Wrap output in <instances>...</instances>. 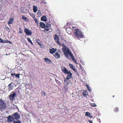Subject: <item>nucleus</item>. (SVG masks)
I'll return each instance as SVG.
<instances>
[{
    "label": "nucleus",
    "instance_id": "obj_24",
    "mask_svg": "<svg viewBox=\"0 0 123 123\" xmlns=\"http://www.w3.org/2000/svg\"><path fill=\"white\" fill-rule=\"evenodd\" d=\"M64 55L67 58H68V53L67 52H64Z\"/></svg>",
    "mask_w": 123,
    "mask_h": 123
},
{
    "label": "nucleus",
    "instance_id": "obj_16",
    "mask_svg": "<svg viewBox=\"0 0 123 123\" xmlns=\"http://www.w3.org/2000/svg\"><path fill=\"white\" fill-rule=\"evenodd\" d=\"M41 20L42 21H46L47 20V18L46 16H43L41 17Z\"/></svg>",
    "mask_w": 123,
    "mask_h": 123
},
{
    "label": "nucleus",
    "instance_id": "obj_8",
    "mask_svg": "<svg viewBox=\"0 0 123 123\" xmlns=\"http://www.w3.org/2000/svg\"><path fill=\"white\" fill-rule=\"evenodd\" d=\"M25 33L27 35H31L32 32L31 31L28 29L25 28L24 29Z\"/></svg>",
    "mask_w": 123,
    "mask_h": 123
},
{
    "label": "nucleus",
    "instance_id": "obj_9",
    "mask_svg": "<svg viewBox=\"0 0 123 123\" xmlns=\"http://www.w3.org/2000/svg\"><path fill=\"white\" fill-rule=\"evenodd\" d=\"M16 95V93H11L9 96V98L10 100H13Z\"/></svg>",
    "mask_w": 123,
    "mask_h": 123
},
{
    "label": "nucleus",
    "instance_id": "obj_37",
    "mask_svg": "<svg viewBox=\"0 0 123 123\" xmlns=\"http://www.w3.org/2000/svg\"><path fill=\"white\" fill-rule=\"evenodd\" d=\"M4 40H3L1 38H0V42L2 43H4Z\"/></svg>",
    "mask_w": 123,
    "mask_h": 123
},
{
    "label": "nucleus",
    "instance_id": "obj_7",
    "mask_svg": "<svg viewBox=\"0 0 123 123\" xmlns=\"http://www.w3.org/2000/svg\"><path fill=\"white\" fill-rule=\"evenodd\" d=\"M69 66L72 70H73L75 72H76L78 75H79V73L77 70L75 69V67L72 64H69Z\"/></svg>",
    "mask_w": 123,
    "mask_h": 123
},
{
    "label": "nucleus",
    "instance_id": "obj_27",
    "mask_svg": "<svg viewBox=\"0 0 123 123\" xmlns=\"http://www.w3.org/2000/svg\"><path fill=\"white\" fill-rule=\"evenodd\" d=\"M22 19L26 21L27 20V18L25 17L23 15L22 16Z\"/></svg>",
    "mask_w": 123,
    "mask_h": 123
},
{
    "label": "nucleus",
    "instance_id": "obj_17",
    "mask_svg": "<svg viewBox=\"0 0 123 123\" xmlns=\"http://www.w3.org/2000/svg\"><path fill=\"white\" fill-rule=\"evenodd\" d=\"M13 20V19L12 18H10L9 19V21L7 22V24L9 25L12 23Z\"/></svg>",
    "mask_w": 123,
    "mask_h": 123
},
{
    "label": "nucleus",
    "instance_id": "obj_3",
    "mask_svg": "<svg viewBox=\"0 0 123 123\" xmlns=\"http://www.w3.org/2000/svg\"><path fill=\"white\" fill-rule=\"evenodd\" d=\"M6 108V104L5 101L0 98V109Z\"/></svg>",
    "mask_w": 123,
    "mask_h": 123
},
{
    "label": "nucleus",
    "instance_id": "obj_11",
    "mask_svg": "<svg viewBox=\"0 0 123 123\" xmlns=\"http://www.w3.org/2000/svg\"><path fill=\"white\" fill-rule=\"evenodd\" d=\"M11 75L12 77H15V78H18V79L20 78V74L19 73L16 74L15 73H12L11 74Z\"/></svg>",
    "mask_w": 123,
    "mask_h": 123
},
{
    "label": "nucleus",
    "instance_id": "obj_10",
    "mask_svg": "<svg viewBox=\"0 0 123 123\" xmlns=\"http://www.w3.org/2000/svg\"><path fill=\"white\" fill-rule=\"evenodd\" d=\"M66 74H67V75L66 78L67 80H69L72 77V74L70 72V71H69Z\"/></svg>",
    "mask_w": 123,
    "mask_h": 123
},
{
    "label": "nucleus",
    "instance_id": "obj_40",
    "mask_svg": "<svg viewBox=\"0 0 123 123\" xmlns=\"http://www.w3.org/2000/svg\"><path fill=\"white\" fill-rule=\"evenodd\" d=\"M42 95H43V94L45 95V92L43 91L42 92Z\"/></svg>",
    "mask_w": 123,
    "mask_h": 123
},
{
    "label": "nucleus",
    "instance_id": "obj_47",
    "mask_svg": "<svg viewBox=\"0 0 123 123\" xmlns=\"http://www.w3.org/2000/svg\"><path fill=\"white\" fill-rule=\"evenodd\" d=\"M11 84H12L11 83H10V84H9V85H11Z\"/></svg>",
    "mask_w": 123,
    "mask_h": 123
},
{
    "label": "nucleus",
    "instance_id": "obj_48",
    "mask_svg": "<svg viewBox=\"0 0 123 123\" xmlns=\"http://www.w3.org/2000/svg\"><path fill=\"white\" fill-rule=\"evenodd\" d=\"M114 96H113V97H114Z\"/></svg>",
    "mask_w": 123,
    "mask_h": 123
},
{
    "label": "nucleus",
    "instance_id": "obj_23",
    "mask_svg": "<svg viewBox=\"0 0 123 123\" xmlns=\"http://www.w3.org/2000/svg\"><path fill=\"white\" fill-rule=\"evenodd\" d=\"M27 39L28 40V41L32 45H33V43L31 41V40L30 39V38L29 37H27Z\"/></svg>",
    "mask_w": 123,
    "mask_h": 123
},
{
    "label": "nucleus",
    "instance_id": "obj_46",
    "mask_svg": "<svg viewBox=\"0 0 123 123\" xmlns=\"http://www.w3.org/2000/svg\"><path fill=\"white\" fill-rule=\"evenodd\" d=\"M72 28H75V27H73H73H72Z\"/></svg>",
    "mask_w": 123,
    "mask_h": 123
},
{
    "label": "nucleus",
    "instance_id": "obj_13",
    "mask_svg": "<svg viewBox=\"0 0 123 123\" xmlns=\"http://www.w3.org/2000/svg\"><path fill=\"white\" fill-rule=\"evenodd\" d=\"M8 118V120L10 121L11 122L13 121L15 119L13 116H12V115L11 116H9Z\"/></svg>",
    "mask_w": 123,
    "mask_h": 123
},
{
    "label": "nucleus",
    "instance_id": "obj_34",
    "mask_svg": "<svg viewBox=\"0 0 123 123\" xmlns=\"http://www.w3.org/2000/svg\"><path fill=\"white\" fill-rule=\"evenodd\" d=\"M37 14L38 15H39L40 16H41V12L40 11H38V12L37 13Z\"/></svg>",
    "mask_w": 123,
    "mask_h": 123
},
{
    "label": "nucleus",
    "instance_id": "obj_45",
    "mask_svg": "<svg viewBox=\"0 0 123 123\" xmlns=\"http://www.w3.org/2000/svg\"><path fill=\"white\" fill-rule=\"evenodd\" d=\"M11 85H8V86H9V87H10V86H11Z\"/></svg>",
    "mask_w": 123,
    "mask_h": 123
},
{
    "label": "nucleus",
    "instance_id": "obj_4",
    "mask_svg": "<svg viewBox=\"0 0 123 123\" xmlns=\"http://www.w3.org/2000/svg\"><path fill=\"white\" fill-rule=\"evenodd\" d=\"M54 39L57 44H58L60 46L61 45V44L59 42L60 40L59 37L58 35L56 34L55 35L54 37Z\"/></svg>",
    "mask_w": 123,
    "mask_h": 123
},
{
    "label": "nucleus",
    "instance_id": "obj_14",
    "mask_svg": "<svg viewBox=\"0 0 123 123\" xmlns=\"http://www.w3.org/2000/svg\"><path fill=\"white\" fill-rule=\"evenodd\" d=\"M57 51V49L55 48H52L50 49L49 52L52 54H53Z\"/></svg>",
    "mask_w": 123,
    "mask_h": 123
},
{
    "label": "nucleus",
    "instance_id": "obj_28",
    "mask_svg": "<svg viewBox=\"0 0 123 123\" xmlns=\"http://www.w3.org/2000/svg\"><path fill=\"white\" fill-rule=\"evenodd\" d=\"M30 16L32 18H35V17L34 15L32 13H30Z\"/></svg>",
    "mask_w": 123,
    "mask_h": 123
},
{
    "label": "nucleus",
    "instance_id": "obj_19",
    "mask_svg": "<svg viewBox=\"0 0 123 123\" xmlns=\"http://www.w3.org/2000/svg\"><path fill=\"white\" fill-rule=\"evenodd\" d=\"M88 95V92L86 90H84L83 93V95L84 96H86L87 95Z\"/></svg>",
    "mask_w": 123,
    "mask_h": 123
},
{
    "label": "nucleus",
    "instance_id": "obj_41",
    "mask_svg": "<svg viewBox=\"0 0 123 123\" xmlns=\"http://www.w3.org/2000/svg\"><path fill=\"white\" fill-rule=\"evenodd\" d=\"M115 111H117L118 110V108H117L115 110Z\"/></svg>",
    "mask_w": 123,
    "mask_h": 123
},
{
    "label": "nucleus",
    "instance_id": "obj_2",
    "mask_svg": "<svg viewBox=\"0 0 123 123\" xmlns=\"http://www.w3.org/2000/svg\"><path fill=\"white\" fill-rule=\"evenodd\" d=\"M74 35L77 38L82 37L84 36L82 32L80 29H76L75 30L74 32Z\"/></svg>",
    "mask_w": 123,
    "mask_h": 123
},
{
    "label": "nucleus",
    "instance_id": "obj_39",
    "mask_svg": "<svg viewBox=\"0 0 123 123\" xmlns=\"http://www.w3.org/2000/svg\"><path fill=\"white\" fill-rule=\"evenodd\" d=\"M8 43H10V44H12V43L10 41H8Z\"/></svg>",
    "mask_w": 123,
    "mask_h": 123
},
{
    "label": "nucleus",
    "instance_id": "obj_43",
    "mask_svg": "<svg viewBox=\"0 0 123 123\" xmlns=\"http://www.w3.org/2000/svg\"><path fill=\"white\" fill-rule=\"evenodd\" d=\"M89 122H90V123H92V122L91 120H89Z\"/></svg>",
    "mask_w": 123,
    "mask_h": 123
},
{
    "label": "nucleus",
    "instance_id": "obj_42",
    "mask_svg": "<svg viewBox=\"0 0 123 123\" xmlns=\"http://www.w3.org/2000/svg\"><path fill=\"white\" fill-rule=\"evenodd\" d=\"M92 105V106L93 107H95V106H96V105L95 104H94V105Z\"/></svg>",
    "mask_w": 123,
    "mask_h": 123
},
{
    "label": "nucleus",
    "instance_id": "obj_35",
    "mask_svg": "<svg viewBox=\"0 0 123 123\" xmlns=\"http://www.w3.org/2000/svg\"><path fill=\"white\" fill-rule=\"evenodd\" d=\"M68 53V54L71 57L73 55V54L70 51H69V52Z\"/></svg>",
    "mask_w": 123,
    "mask_h": 123
},
{
    "label": "nucleus",
    "instance_id": "obj_32",
    "mask_svg": "<svg viewBox=\"0 0 123 123\" xmlns=\"http://www.w3.org/2000/svg\"><path fill=\"white\" fill-rule=\"evenodd\" d=\"M86 86L88 90L89 91H91V89L90 88V87L89 86V85H86Z\"/></svg>",
    "mask_w": 123,
    "mask_h": 123
},
{
    "label": "nucleus",
    "instance_id": "obj_44",
    "mask_svg": "<svg viewBox=\"0 0 123 123\" xmlns=\"http://www.w3.org/2000/svg\"><path fill=\"white\" fill-rule=\"evenodd\" d=\"M42 2L43 3H44L46 4L47 3V2L46 1L44 2Z\"/></svg>",
    "mask_w": 123,
    "mask_h": 123
},
{
    "label": "nucleus",
    "instance_id": "obj_33",
    "mask_svg": "<svg viewBox=\"0 0 123 123\" xmlns=\"http://www.w3.org/2000/svg\"><path fill=\"white\" fill-rule=\"evenodd\" d=\"M55 31L57 34H59L60 33V31L58 29L56 30Z\"/></svg>",
    "mask_w": 123,
    "mask_h": 123
},
{
    "label": "nucleus",
    "instance_id": "obj_12",
    "mask_svg": "<svg viewBox=\"0 0 123 123\" xmlns=\"http://www.w3.org/2000/svg\"><path fill=\"white\" fill-rule=\"evenodd\" d=\"M62 71L65 74H66L69 72L68 70L64 67H62Z\"/></svg>",
    "mask_w": 123,
    "mask_h": 123
},
{
    "label": "nucleus",
    "instance_id": "obj_22",
    "mask_svg": "<svg viewBox=\"0 0 123 123\" xmlns=\"http://www.w3.org/2000/svg\"><path fill=\"white\" fill-rule=\"evenodd\" d=\"M86 116L90 117H92V116L91 115L90 113L88 112H86Z\"/></svg>",
    "mask_w": 123,
    "mask_h": 123
},
{
    "label": "nucleus",
    "instance_id": "obj_5",
    "mask_svg": "<svg viewBox=\"0 0 123 123\" xmlns=\"http://www.w3.org/2000/svg\"><path fill=\"white\" fill-rule=\"evenodd\" d=\"M60 53H61V51L60 50H59L53 55L55 58L58 59L60 57Z\"/></svg>",
    "mask_w": 123,
    "mask_h": 123
},
{
    "label": "nucleus",
    "instance_id": "obj_26",
    "mask_svg": "<svg viewBox=\"0 0 123 123\" xmlns=\"http://www.w3.org/2000/svg\"><path fill=\"white\" fill-rule=\"evenodd\" d=\"M72 60L75 63H76V61L75 60L74 55L71 57Z\"/></svg>",
    "mask_w": 123,
    "mask_h": 123
},
{
    "label": "nucleus",
    "instance_id": "obj_29",
    "mask_svg": "<svg viewBox=\"0 0 123 123\" xmlns=\"http://www.w3.org/2000/svg\"><path fill=\"white\" fill-rule=\"evenodd\" d=\"M34 19V20L35 21V23L36 24H38V21L37 20V18H36L35 17L33 18Z\"/></svg>",
    "mask_w": 123,
    "mask_h": 123
},
{
    "label": "nucleus",
    "instance_id": "obj_18",
    "mask_svg": "<svg viewBox=\"0 0 123 123\" xmlns=\"http://www.w3.org/2000/svg\"><path fill=\"white\" fill-rule=\"evenodd\" d=\"M33 11L34 12H36L37 11V7L36 6H33Z\"/></svg>",
    "mask_w": 123,
    "mask_h": 123
},
{
    "label": "nucleus",
    "instance_id": "obj_25",
    "mask_svg": "<svg viewBox=\"0 0 123 123\" xmlns=\"http://www.w3.org/2000/svg\"><path fill=\"white\" fill-rule=\"evenodd\" d=\"M36 40V41L37 42V43H38V44H39V45H40V46H42V45L41 44V43L40 42V41L39 39H37Z\"/></svg>",
    "mask_w": 123,
    "mask_h": 123
},
{
    "label": "nucleus",
    "instance_id": "obj_38",
    "mask_svg": "<svg viewBox=\"0 0 123 123\" xmlns=\"http://www.w3.org/2000/svg\"><path fill=\"white\" fill-rule=\"evenodd\" d=\"M8 40H4L3 42L4 43H8Z\"/></svg>",
    "mask_w": 123,
    "mask_h": 123
},
{
    "label": "nucleus",
    "instance_id": "obj_20",
    "mask_svg": "<svg viewBox=\"0 0 123 123\" xmlns=\"http://www.w3.org/2000/svg\"><path fill=\"white\" fill-rule=\"evenodd\" d=\"M66 31L69 34L71 33V29L69 28H67L66 29Z\"/></svg>",
    "mask_w": 123,
    "mask_h": 123
},
{
    "label": "nucleus",
    "instance_id": "obj_6",
    "mask_svg": "<svg viewBox=\"0 0 123 123\" xmlns=\"http://www.w3.org/2000/svg\"><path fill=\"white\" fill-rule=\"evenodd\" d=\"M12 116H13L15 119L17 120L19 119L20 117L19 114L17 112L14 113L12 115Z\"/></svg>",
    "mask_w": 123,
    "mask_h": 123
},
{
    "label": "nucleus",
    "instance_id": "obj_31",
    "mask_svg": "<svg viewBox=\"0 0 123 123\" xmlns=\"http://www.w3.org/2000/svg\"><path fill=\"white\" fill-rule=\"evenodd\" d=\"M19 33L20 34H22V33L23 32V31H22L21 30V28H19Z\"/></svg>",
    "mask_w": 123,
    "mask_h": 123
},
{
    "label": "nucleus",
    "instance_id": "obj_21",
    "mask_svg": "<svg viewBox=\"0 0 123 123\" xmlns=\"http://www.w3.org/2000/svg\"><path fill=\"white\" fill-rule=\"evenodd\" d=\"M62 50L64 51V52H66L68 53L70 51L69 50L67 49H66V48H63Z\"/></svg>",
    "mask_w": 123,
    "mask_h": 123
},
{
    "label": "nucleus",
    "instance_id": "obj_30",
    "mask_svg": "<svg viewBox=\"0 0 123 123\" xmlns=\"http://www.w3.org/2000/svg\"><path fill=\"white\" fill-rule=\"evenodd\" d=\"M13 123H22V122L19 120L14 121Z\"/></svg>",
    "mask_w": 123,
    "mask_h": 123
},
{
    "label": "nucleus",
    "instance_id": "obj_15",
    "mask_svg": "<svg viewBox=\"0 0 123 123\" xmlns=\"http://www.w3.org/2000/svg\"><path fill=\"white\" fill-rule=\"evenodd\" d=\"M44 59L45 62L49 64L51 62V60L47 58H44Z\"/></svg>",
    "mask_w": 123,
    "mask_h": 123
},
{
    "label": "nucleus",
    "instance_id": "obj_1",
    "mask_svg": "<svg viewBox=\"0 0 123 123\" xmlns=\"http://www.w3.org/2000/svg\"><path fill=\"white\" fill-rule=\"evenodd\" d=\"M40 26V27L43 28H44L43 31L44 32L48 31L49 30V28L51 27V25L49 24L46 25L44 23L42 22L39 23Z\"/></svg>",
    "mask_w": 123,
    "mask_h": 123
},
{
    "label": "nucleus",
    "instance_id": "obj_36",
    "mask_svg": "<svg viewBox=\"0 0 123 123\" xmlns=\"http://www.w3.org/2000/svg\"><path fill=\"white\" fill-rule=\"evenodd\" d=\"M67 85H66V86H65L64 89H65L66 90L65 91V92H66L68 90V88H67Z\"/></svg>",
    "mask_w": 123,
    "mask_h": 123
}]
</instances>
